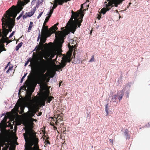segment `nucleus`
Masks as SVG:
<instances>
[{
	"mask_svg": "<svg viewBox=\"0 0 150 150\" xmlns=\"http://www.w3.org/2000/svg\"><path fill=\"white\" fill-rule=\"evenodd\" d=\"M17 15L16 7L13 5L6 11L1 19L2 33L6 40H8L10 43L15 40V38L13 40H9L10 38L7 37V35L9 32H11L15 25V18Z\"/></svg>",
	"mask_w": 150,
	"mask_h": 150,
	"instance_id": "obj_1",
	"label": "nucleus"
},
{
	"mask_svg": "<svg viewBox=\"0 0 150 150\" xmlns=\"http://www.w3.org/2000/svg\"><path fill=\"white\" fill-rule=\"evenodd\" d=\"M23 136L25 141V150H41L38 144L39 139L36 138V133L33 130H26Z\"/></svg>",
	"mask_w": 150,
	"mask_h": 150,
	"instance_id": "obj_2",
	"label": "nucleus"
},
{
	"mask_svg": "<svg viewBox=\"0 0 150 150\" xmlns=\"http://www.w3.org/2000/svg\"><path fill=\"white\" fill-rule=\"evenodd\" d=\"M83 5L81 4V8L79 11L74 12L73 10L71 11V18L67 24L68 27L72 28L74 29V32L77 27H80L82 21V18L84 15L83 10H82Z\"/></svg>",
	"mask_w": 150,
	"mask_h": 150,
	"instance_id": "obj_3",
	"label": "nucleus"
},
{
	"mask_svg": "<svg viewBox=\"0 0 150 150\" xmlns=\"http://www.w3.org/2000/svg\"><path fill=\"white\" fill-rule=\"evenodd\" d=\"M38 67L42 75L39 76L37 79L38 84L42 83L43 81V77L45 75L44 74L49 68V62L43 59L42 57L40 59V62L38 65Z\"/></svg>",
	"mask_w": 150,
	"mask_h": 150,
	"instance_id": "obj_4",
	"label": "nucleus"
},
{
	"mask_svg": "<svg viewBox=\"0 0 150 150\" xmlns=\"http://www.w3.org/2000/svg\"><path fill=\"white\" fill-rule=\"evenodd\" d=\"M107 1H108V3L107 2L105 3L106 7L102 8L100 11V12L104 14L107 11L110 10L114 6L117 7L118 5L122 3V1H119L118 0H107Z\"/></svg>",
	"mask_w": 150,
	"mask_h": 150,
	"instance_id": "obj_5",
	"label": "nucleus"
},
{
	"mask_svg": "<svg viewBox=\"0 0 150 150\" xmlns=\"http://www.w3.org/2000/svg\"><path fill=\"white\" fill-rule=\"evenodd\" d=\"M72 42L71 43L72 44H74L71 46L70 45V43H69L68 45V47L69 48V50L67 53V56L65 57H64L63 58V59L67 63V62H69L71 61V57L72 54V52L74 50V54H75V51H76L75 49H76V45H75V43L76 44V42L74 41V40H72Z\"/></svg>",
	"mask_w": 150,
	"mask_h": 150,
	"instance_id": "obj_6",
	"label": "nucleus"
},
{
	"mask_svg": "<svg viewBox=\"0 0 150 150\" xmlns=\"http://www.w3.org/2000/svg\"><path fill=\"white\" fill-rule=\"evenodd\" d=\"M11 140L9 137L6 136L4 132L0 134V147H3L10 144L11 143Z\"/></svg>",
	"mask_w": 150,
	"mask_h": 150,
	"instance_id": "obj_7",
	"label": "nucleus"
},
{
	"mask_svg": "<svg viewBox=\"0 0 150 150\" xmlns=\"http://www.w3.org/2000/svg\"><path fill=\"white\" fill-rule=\"evenodd\" d=\"M125 88H124L122 90H121L119 92H117V94H115L112 97V100L114 99L113 102H115V100L117 99H117L119 101L121 100L123 96L124 95V92L125 90Z\"/></svg>",
	"mask_w": 150,
	"mask_h": 150,
	"instance_id": "obj_8",
	"label": "nucleus"
},
{
	"mask_svg": "<svg viewBox=\"0 0 150 150\" xmlns=\"http://www.w3.org/2000/svg\"><path fill=\"white\" fill-rule=\"evenodd\" d=\"M56 55V52L53 50H50L45 52L44 54V58L47 59H49V57L50 59L54 58V56Z\"/></svg>",
	"mask_w": 150,
	"mask_h": 150,
	"instance_id": "obj_9",
	"label": "nucleus"
},
{
	"mask_svg": "<svg viewBox=\"0 0 150 150\" xmlns=\"http://www.w3.org/2000/svg\"><path fill=\"white\" fill-rule=\"evenodd\" d=\"M50 36V35H47L42 34L41 38L39 43L40 47H38L37 49L38 50H39L42 47L43 44L45 42L47 38Z\"/></svg>",
	"mask_w": 150,
	"mask_h": 150,
	"instance_id": "obj_10",
	"label": "nucleus"
},
{
	"mask_svg": "<svg viewBox=\"0 0 150 150\" xmlns=\"http://www.w3.org/2000/svg\"><path fill=\"white\" fill-rule=\"evenodd\" d=\"M46 24H43L42 29L41 30V34H45L51 36L52 33V31L50 29H48V26H45Z\"/></svg>",
	"mask_w": 150,
	"mask_h": 150,
	"instance_id": "obj_11",
	"label": "nucleus"
},
{
	"mask_svg": "<svg viewBox=\"0 0 150 150\" xmlns=\"http://www.w3.org/2000/svg\"><path fill=\"white\" fill-rule=\"evenodd\" d=\"M25 99L26 103L28 107L33 105V102L36 100V98H35L32 99L31 96L30 95L26 96Z\"/></svg>",
	"mask_w": 150,
	"mask_h": 150,
	"instance_id": "obj_12",
	"label": "nucleus"
},
{
	"mask_svg": "<svg viewBox=\"0 0 150 150\" xmlns=\"http://www.w3.org/2000/svg\"><path fill=\"white\" fill-rule=\"evenodd\" d=\"M35 98H38L39 101V103L41 105L44 106L46 101L45 96L42 95L40 97L37 96L34 97Z\"/></svg>",
	"mask_w": 150,
	"mask_h": 150,
	"instance_id": "obj_13",
	"label": "nucleus"
},
{
	"mask_svg": "<svg viewBox=\"0 0 150 150\" xmlns=\"http://www.w3.org/2000/svg\"><path fill=\"white\" fill-rule=\"evenodd\" d=\"M6 42L7 45L10 42H8V40H6V38L2 32V29H0V43H2L3 44H4V43Z\"/></svg>",
	"mask_w": 150,
	"mask_h": 150,
	"instance_id": "obj_14",
	"label": "nucleus"
},
{
	"mask_svg": "<svg viewBox=\"0 0 150 150\" xmlns=\"http://www.w3.org/2000/svg\"><path fill=\"white\" fill-rule=\"evenodd\" d=\"M30 0H18L17 5L21 8L28 3Z\"/></svg>",
	"mask_w": 150,
	"mask_h": 150,
	"instance_id": "obj_15",
	"label": "nucleus"
},
{
	"mask_svg": "<svg viewBox=\"0 0 150 150\" xmlns=\"http://www.w3.org/2000/svg\"><path fill=\"white\" fill-rule=\"evenodd\" d=\"M6 119L4 118L3 121L0 123V128L2 129H5L7 126V123H6Z\"/></svg>",
	"mask_w": 150,
	"mask_h": 150,
	"instance_id": "obj_16",
	"label": "nucleus"
},
{
	"mask_svg": "<svg viewBox=\"0 0 150 150\" xmlns=\"http://www.w3.org/2000/svg\"><path fill=\"white\" fill-rule=\"evenodd\" d=\"M58 24V23H57L50 28V29L52 31V33H55L56 30L58 29L57 26Z\"/></svg>",
	"mask_w": 150,
	"mask_h": 150,
	"instance_id": "obj_17",
	"label": "nucleus"
},
{
	"mask_svg": "<svg viewBox=\"0 0 150 150\" xmlns=\"http://www.w3.org/2000/svg\"><path fill=\"white\" fill-rule=\"evenodd\" d=\"M36 10V8L35 7H34L33 8V9H32L30 12H28V13H27L28 17H30L32 16L33 14L34 13L35 11Z\"/></svg>",
	"mask_w": 150,
	"mask_h": 150,
	"instance_id": "obj_18",
	"label": "nucleus"
},
{
	"mask_svg": "<svg viewBox=\"0 0 150 150\" xmlns=\"http://www.w3.org/2000/svg\"><path fill=\"white\" fill-rule=\"evenodd\" d=\"M22 104V101L20 100L19 102L18 101L15 106L14 109H15L16 111H18L19 108Z\"/></svg>",
	"mask_w": 150,
	"mask_h": 150,
	"instance_id": "obj_19",
	"label": "nucleus"
},
{
	"mask_svg": "<svg viewBox=\"0 0 150 150\" xmlns=\"http://www.w3.org/2000/svg\"><path fill=\"white\" fill-rule=\"evenodd\" d=\"M30 112L33 116L36 114L37 111L35 110V109L33 108V105H31L30 106L28 107Z\"/></svg>",
	"mask_w": 150,
	"mask_h": 150,
	"instance_id": "obj_20",
	"label": "nucleus"
},
{
	"mask_svg": "<svg viewBox=\"0 0 150 150\" xmlns=\"http://www.w3.org/2000/svg\"><path fill=\"white\" fill-rule=\"evenodd\" d=\"M129 132V131L127 129H126L124 132L125 135L127 139H129L130 138Z\"/></svg>",
	"mask_w": 150,
	"mask_h": 150,
	"instance_id": "obj_21",
	"label": "nucleus"
},
{
	"mask_svg": "<svg viewBox=\"0 0 150 150\" xmlns=\"http://www.w3.org/2000/svg\"><path fill=\"white\" fill-rule=\"evenodd\" d=\"M34 91V89L32 88H30L28 89V91L27 94V95L26 96H29L30 95L31 96L32 93Z\"/></svg>",
	"mask_w": 150,
	"mask_h": 150,
	"instance_id": "obj_22",
	"label": "nucleus"
},
{
	"mask_svg": "<svg viewBox=\"0 0 150 150\" xmlns=\"http://www.w3.org/2000/svg\"><path fill=\"white\" fill-rule=\"evenodd\" d=\"M46 100L48 103H50L52 100V99H54V98L52 96H45Z\"/></svg>",
	"mask_w": 150,
	"mask_h": 150,
	"instance_id": "obj_23",
	"label": "nucleus"
},
{
	"mask_svg": "<svg viewBox=\"0 0 150 150\" xmlns=\"http://www.w3.org/2000/svg\"><path fill=\"white\" fill-rule=\"evenodd\" d=\"M64 58V57H62V60L61 61V64H60V65L62 67L64 68V67L66 65L67 63L65 61L64 59H63V58Z\"/></svg>",
	"mask_w": 150,
	"mask_h": 150,
	"instance_id": "obj_24",
	"label": "nucleus"
},
{
	"mask_svg": "<svg viewBox=\"0 0 150 150\" xmlns=\"http://www.w3.org/2000/svg\"><path fill=\"white\" fill-rule=\"evenodd\" d=\"M33 23L31 21L30 22L28 30V32H30V30H31V28L32 27H33Z\"/></svg>",
	"mask_w": 150,
	"mask_h": 150,
	"instance_id": "obj_25",
	"label": "nucleus"
},
{
	"mask_svg": "<svg viewBox=\"0 0 150 150\" xmlns=\"http://www.w3.org/2000/svg\"><path fill=\"white\" fill-rule=\"evenodd\" d=\"M54 118L57 120H60L61 121L62 120V117L60 116V115H58L57 116L55 115L54 116Z\"/></svg>",
	"mask_w": 150,
	"mask_h": 150,
	"instance_id": "obj_26",
	"label": "nucleus"
},
{
	"mask_svg": "<svg viewBox=\"0 0 150 150\" xmlns=\"http://www.w3.org/2000/svg\"><path fill=\"white\" fill-rule=\"evenodd\" d=\"M108 109H109V106L108 104H107L105 106V110L106 112V115H108L109 114L108 112Z\"/></svg>",
	"mask_w": 150,
	"mask_h": 150,
	"instance_id": "obj_27",
	"label": "nucleus"
},
{
	"mask_svg": "<svg viewBox=\"0 0 150 150\" xmlns=\"http://www.w3.org/2000/svg\"><path fill=\"white\" fill-rule=\"evenodd\" d=\"M26 86H21L20 88V90H26V88L27 87H28V83L26 84Z\"/></svg>",
	"mask_w": 150,
	"mask_h": 150,
	"instance_id": "obj_28",
	"label": "nucleus"
},
{
	"mask_svg": "<svg viewBox=\"0 0 150 150\" xmlns=\"http://www.w3.org/2000/svg\"><path fill=\"white\" fill-rule=\"evenodd\" d=\"M61 132L62 133H63L64 134H66V128L63 127L61 129Z\"/></svg>",
	"mask_w": 150,
	"mask_h": 150,
	"instance_id": "obj_29",
	"label": "nucleus"
},
{
	"mask_svg": "<svg viewBox=\"0 0 150 150\" xmlns=\"http://www.w3.org/2000/svg\"><path fill=\"white\" fill-rule=\"evenodd\" d=\"M50 17V16H49L48 15V16H47L46 17V18L45 20V21L43 24H46V23H47Z\"/></svg>",
	"mask_w": 150,
	"mask_h": 150,
	"instance_id": "obj_30",
	"label": "nucleus"
},
{
	"mask_svg": "<svg viewBox=\"0 0 150 150\" xmlns=\"http://www.w3.org/2000/svg\"><path fill=\"white\" fill-rule=\"evenodd\" d=\"M11 145V144L4 147L2 150H8V148Z\"/></svg>",
	"mask_w": 150,
	"mask_h": 150,
	"instance_id": "obj_31",
	"label": "nucleus"
},
{
	"mask_svg": "<svg viewBox=\"0 0 150 150\" xmlns=\"http://www.w3.org/2000/svg\"><path fill=\"white\" fill-rule=\"evenodd\" d=\"M57 69L58 70H60L61 71H62V69L63 68L60 65H57Z\"/></svg>",
	"mask_w": 150,
	"mask_h": 150,
	"instance_id": "obj_32",
	"label": "nucleus"
},
{
	"mask_svg": "<svg viewBox=\"0 0 150 150\" xmlns=\"http://www.w3.org/2000/svg\"><path fill=\"white\" fill-rule=\"evenodd\" d=\"M94 56L93 55L91 57V59H90V60L89 61V62H94Z\"/></svg>",
	"mask_w": 150,
	"mask_h": 150,
	"instance_id": "obj_33",
	"label": "nucleus"
},
{
	"mask_svg": "<svg viewBox=\"0 0 150 150\" xmlns=\"http://www.w3.org/2000/svg\"><path fill=\"white\" fill-rule=\"evenodd\" d=\"M53 11L54 9H53L52 8L50 9V13H49L48 15L51 17V16L52 14L53 13Z\"/></svg>",
	"mask_w": 150,
	"mask_h": 150,
	"instance_id": "obj_34",
	"label": "nucleus"
},
{
	"mask_svg": "<svg viewBox=\"0 0 150 150\" xmlns=\"http://www.w3.org/2000/svg\"><path fill=\"white\" fill-rule=\"evenodd\" d=\"M45 145H46V146L47 145V144H50L49 141L48 140H46L45 142Z\"/></svg>",
	"mask_w": 150,
	"mask_h": 150,
	"instance_id": "obj_35",
	"label": "nucleus"
},
{
	"mask_svg": "<svg viewBox=\"0 0 150 150\" xmlns=\"http://www.w3.org/2000/svg\"><path fill=\"white\" fill-rule=\"evenodd\" d=\"M33 108L35 109V110L37 111V112L38 111L39 108L37 107V106L33 105Z\"/></svg>",
	"mask_w": 150,
	"mask_h": 150,
	"instance_id": "obj_36",
	"label": "nucleus"
},
{
	"mask_svg": "<svg viewBox=\"0 0 150 150\" xmlns=\"http://www.w3.org/2000/svg\"><path fill=\"white\" fill-rule=\"evenodd\" d=\"M28 14L27 13H26L25 14V15H24L23 17V19H25L27 18V17H28V16H27Z\"/></svg>",
	"mask_w": 150,
	"mask_h": 150,
	"instance_id": "obj_37",
	"label": "nucleus"
},
{
	"mask_svg": "<svg viewBox=\"0 0 150 150\" xmlns=\"http://www.w3.org/2000/svg\"><path fill=\"white\" fill-rule=\"evenodd\" d=\"M15 33V31H13L12 33L10 35L9 38H10L14 35Z\"/></svg>",
	"mask_w": 150,
	"mask_h": 150,
	"instance_id": "obj_38",
	"label": "nucleus"
},
{
	"mask_svg": "<svg viewBox=\"0 0 150 150\" xmlns=\"http://www.w3.org/2000/svg\"><path fill=\"white\" fill-rule=\"evenodd\" d=\"M23 44V43L22 42H21L20 43H19L17 46H18V47L19 48H20L22 46Z\"/></svg>",
	"mask_w": 150,
	"mask_h": 150,
	"instance_id": "obj_39",
	"label": "nucleus"
},
{
	"mask_svg": "<svg viewBox=\"0 0 150 150\" xmlns=\"http://www.w3.org/2000/svg\"><path fill=\"white\" fill-rule=\"evenodd\" d=\"M43 13V12H40V13L39 14V15L37 17L38 19L41 16Z\"/></svg>",
	"mask_w": 150,
	"mask_h": 150,
	"instance_id": "obj_40",
	"label": "nucleus"
},
{
	"mask_svg": "<svg viewBox=\"0 0 150 150\" xmlns=\"http://www.w3.org/2000/svg\"><path fill=\"white\" fill-rule=\"evenodd\" d=\"M20 107H21L20 109L21 110L22 112H23L24 108V107L23 106H22V105Z\"/></svg>",
	"mask_w": 150,
	"mask_h": 150,
	"instance_id": "obj_41",
	"label": "nucleus"
},
{
	"mask_svg": "<svg viewBox=\"0 0 150 150\" xmlns=\"http://www.w3.org/2000/svg\"><path fill=\"white\" fill-rule=\"evenodd\" d=\"M8 127H10L11 129H13V125L11 124V123H8Z\"/></svg>",
	"mask_w": 150,
	"mask_h": 150,
	"instance_id": "obj_42",
	"label": "nucleus"
},
{
	"mask_svg": "<svg viewBox=\"0 0 150 150\" xmlns=\"http://www.w3.org/2000/svg\"><path fill=\"white\" fill-rule=\"evenodd\" d=\"M59 40L61 41H62L63 42H64V39L63 37H61L60 35L59 36Z\"/></svg>",
	"mask_w": 150,
	"mask_h": 150,
	"instance_id": "obj_43",
	"label": "nucleus"
},
{
	"mask_svg": "<svg viewBox=\"0 0 150 150\" xmlns=\"http://www.w3.org/2000/svg\"><path fill=\"white\" fill-rule=\"evenodd\" d=\"M10 62H9L8 64H7V65L5 67V68L4 69V70L6 69L8 67V66L10 65Z\"/></svg>",
	"mask_w": 150,
	"mask_h": 150,
	"instance_id": "obj_44",
	"label": "nucleus"
},
{
	"mask_svg": "<svg viewBox=\"0 0 150 150\" xmlns=\"http://www.w3.org/2000/svg\"><path fill=\"white\" fill-rule=\"evenodd\" d=\"M41 35L40 34V33L39 32V36H38V40H37L38 41L39 39V38H41Z\"/></svg>",
	"mask_w": 150,
	"mask_h": 150,
	"instance_id": "obj_45",
	"label": "nucleus"
},
{
	"mask_svg": "<svg viewBox=\"0 0 150 150\" xmlns=\"http://www.w3.org/2000/svg\"><path fill=\"white\" fill-rule=\"evenodd\" d=\"M44 139H46V140H48L49 139V137H47L46 136H44L43 137Z\"/></svg>",
	"mask_w": 150,
	"mask_h": 150,
	"instance_id": "obj_46",
	"label": "nucleus"
},
{
	"mask_svg": "<svg viewBox=\"0 0 150 150\" xmlns=\"http://www.w3.org/2000/svg\"><path fill=\"white\" fill-rule=\"evenodd\" d=\"M25 78V77H24L23 76V77H22V79H21V82H20L21 83H22L23 82V79Z\"/></svg>",
	"mask_w": 150,
	"mask_h": 150,
	"instance_id": "obj_47",
	"label": "nucleus"
},
{
	"mask_svg": "<svg viewBox=\"0 0 150 150\" xmlns=\"http://www.w3.org/2000/svg\"><path fill=\"white\" fill-rule=\"evenodd\" d=\"M13 66H9L8 67V69L11 70L12 69V68H13Z\"/></svg>",
	"mask_w": 150,
	"mask_h": 150,
	"instance_id": "obj_48",
	"label": "nucleus"
},
{
	"mask_svg": "<svg viewBox=\"0 0 150 150\" xmlns=\"http://www.w3.org/2000/svg\"><path fill=\"white\" fill-rule=\"evenodd\" d=\"M19 48H19V47H18V46L17 45V46L16 47V49H15L16 50V51H18V50H19Z\"/></svg>",
	"mask_w": 150,
	"mask_h": 150,
	"instance_id": "obj_49",
	"label": "nucleus"
},
{
	"mask_svg": "<svg viewBox=\"0 0 150 150\" xmlns=\"http://www.w3.org/2000/svg\"><path fill=\"white\" fill-rule=\"evenodd\" d=\"M19 48H19V47H18V46L17 45V46L16 47V49H15L16 50V51H18V50H19Z\"/></svg>",
	"mask_w": 150,
	"mask_h": 150,
	"instance_id": "obj_50",
	"label": "nucleus"
},
{
	"mask_svg": "<svg viewBox=\"0 0 150 150\" xmlns=\"http://www.w3.org/2000/svg\"><path fill=\"white\" fill-rule=\"evenodd\" d=\"M110 142L112 143V145H113V140L110 139H109Z\"/></svg>",
	"mask_w": 150,
	"mask_h": 150,
	"instance_id": "obj_51",
	"label": "nucleus"
},
{
	"mask_svg": "<svg viewBox=\"0 0 150 150\" xmlns=\"http://www.w3.org/2000/svg\"><path fill=\"white\" fill-rule=\"evenodd\" d=\"M97 17L98 19L100 20L101 18V16L98 15V16Z\"/></svg>",
	"mask_w": 150,
	"mask_h": 150,
	"instance_id": "obj_52",
	"label": "nucleus"
},
{
	"mask_svg": "<svg viewBox=\"0 0 150 150\" xmlns=\"http://www.w3.org/2000/svg\"><path fill=\"white\" fill-rule=\"evenodd\" d=\"M10 71V70H9L8 69L7 71H6V73L7 74H8L9 73V71Z\"/></svg>",
	"mask_w": 150,
	"mask_h": 150,
	"instance_id": "obj_53",
	"label": "nucleus"
},
{
	"mask_svg": "<svg viewBox=\"0 0 150 150\" xmlns=\"http://www.w3.org/2000/svg\"><path fill=\"white\" fill-rule=\"evenodd\" d=\"M28 62H29V61H27L26 63H25V65L26 66V65H27L28 64Z\"/></svg>",
	"mask_w": 150,
	"mask_h": 150,
	"instance_id": "obj_54",
	"label": "nucleus"
},
{
	"mask_svg": "<svg viewBox=\"0 0 150 150\" xmlns=\"http://www.w3.org/2000/svg\"><path fill=\"white\" fill-rule=\"evenodd\" d=\"M42 114V112H40L38 113V116H40Z\"/></svg>",
	"mask_w": 150,
	"mask_h": 150,
	"instance_id": "obj_55",
	"label": "nucleus"
},
{
	"mask_svg": "<svg viewBox=\"0 0 150 150\" xmlns=\"http://www.w3.org/2000/svg\"><path fill=\"white\" fill-rule=\"evenodd\" d=\"M20 16H19L18 17H17V19L18 20L20 19Z\"/></svg>",
	"mask_w": 150,
	"mask_h": 150,
	"instance_id": "obj_56",
	"label": "nucleus"
},
{
	"mask_svg": "<svg viewBox=\"0 0 150 150\" xmlns=\"http://www.w3.org/2000/svg\"><path fill=\"white\" fill-rule=\"evenodd\" d=\"M127 97L128 98V97H129V95H128V94H129V93L127 92Z\"/></svg>",
	"mask_w": 150,
	"mask_h": 150,
	"instance_id": "obj_57",
	"label": "nucleus"
},
{
	"mask_svg": "<svg viewBox=\"0 0 150 150\" xmlns=\"http://www.w3.org/2000/svg\"><path fill=\"white\" fill-rule=\"evenodd\" d=\"M27 74V73H26L23 76L24 77H25L26 76V75Z\"/></svg>",
	"mask_w": 150,
	"mask_h": 150,
	"instance_id": "obj_58",
	"label": "nucleus"
},
{
	"mask_svg": "<svg viewBox=\"0 0 150 150\" xmlns=\"http://www.w3.org/2000/svg\"><path fill=\"white\" fill-rule=\"evenodd\" d=\"M19 39H18V40H16V44H17V42L19 41Z\"/></svg>",
	"mask_w": 150,
	"mask_h": 150,
	"instance_id": "obj_59",
	"label": "nucleus"
},
{
	"mask_svg": "<svg viewBox=\"0 0 150 150\" xmlns=\"http://www.w3.org/2000/svg\"><path fill=\"white\" fill-rule=\"evenodd\" d=\"M54 128L55 129H57V127L54 126Z\"/></svg>",
	"mask_w": 150,
	"mask_h": 150,
	"instance_id": "obj_60",
	"label": "nucleus"
},
{
	"mask_svg": "<svg viewBox=\"0 0 150 150\" xmlns=\"http://www.w3.org/2000/svg\"><path fill=\"white\" fill-rule=\"evenodd\" d=\"M62 82V81H61L60 83H59V86H60V85H61V83Z\"/></svg>",
	"mask_w": 150,
	"mask_h": 150,
	"instance_id": "obj_61",
	"label": "nucleus"
},
{
	"mask_svg": "<svg viewBox=\"0 0 150 150\" xmlns=\"http://www.w3.org/2000/svg\"><path fill=\"white\" fill-rule=\"evenodd\" d=\"M45 46H47L48 44L47 43H46L45 44Z\"/></svg>",
	"mask_w": 150,
	"mask_h": 150,
	"instance_id": "obj_62",
	"label": "nucleus"
},
{
	"mask_svg": "<svg viewBox=\"0 0 150 150\" xmlns=\"http://www.w3.org/2000/svg\"><path fill=\"white\" fill-rule=\"evenodd\" d=\"M129 6V5H128V6H127V8H128Z\"/></svg>",
	"mask_w": 150,
	"mask_h": 150,
	"instance_id": "obj_63",
	"label": "nucleus"
},
{
	"mask_svg": "<svg viewBox=\"0 0 150 150\" xmlns=\"http://www.w3.org/2000/svg\"><path fill=\"white\" fill-rule=\"evenodd\" d=\"M19 16H20V17L22 16L21 13L20 14Z\"/></svg>",
	"mask_w": 150,
	"mask_h": 150,
	"instance_id": "obj_64",
	"label": "nucleus"
}]
</instances>
